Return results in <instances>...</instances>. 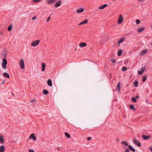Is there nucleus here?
<instances>
[{
    "mask_svg": "<svg viewBox=\"0 0 152 152\" xmlns=\"http://www.w3.org/2000/svg\"><path fill=\"white\" fill-rule=\"evenodd\" d=\"M7 63V61L6 59L5 58H3L2 60V67L3 69H6Z\"/></svg>",
    "mask_w": 152,
    "mask_h": 152,
    "instance_id": "1",
    "label": "nucleus"
},
{
    "mask_svg": "<svg viewBox=\"0 0 152 152\" xmlns=\"http://www.w3.org/2000/svg\"><path fill=\"white\" fill-rule=\"evenodd\" d=\"M19 64L20 67L22 69H23L25 68V65L23 60L21 59L19 63Z\"/></svg>",
    "mask_w": 152,
    "mask_h": 152,
    "instance_id": "2",
    "label": "nucleus"
},
{
    "mask_svg": "<svg viewBox=\"0 0 152 152\" xmlns=\"http://www.w3.org/2000/svg\"><path fill=\"white\" fill-rule=\"evenodd\" d=\"M121 143L122 145V147L123 149H128L127 147L128 146V144L127 142L125 141H123L121 142Z\"/></svg>",
    "mask_w": 152,
    "mask_h": 152,
    "instance_id": "3",
    "label": "nucleus"
},
{
    "mask_svg": "<svg viewBox=\"0 0 152 152\" xmlns=\"http://www.w3.org/2000/svg\"><path fill=\"white\" fill-rule=\"evenodd\" d=\"M124 20V18L123 16L121 15H120L119 16L118 20L117 21V23L118 24H121Z\"/></svg>",
    "mask_w": 152,
    "mask_h": 152,
    "instance_id": "4",
    "label": "nucleus"
},
{
    "mask_svg": "<svg viewBox=\"0 0 152 152\" xmlns=\"http://www.w3.org/2000/svg\"><path fill=\"white\" fill-rule=\"evenodd\" d=\"M40 41L39 40H37L33 42L31 44V46L33 47H35L38 45Z\"/></svg>",
    "mask_w": 152,
    "mask_h": 152,
    "instance_id": "5",
    "label": "nucleus"
},
{
    "mask_svg": "<svg viewBox=\"0 0 152 152\" xmlns=\"http://www.w3.org/2000/svg\"><path fill=\"white\" fill-rule=\"evenodd\" d=\"M133 142L136 145H137L138 146L140 147L141 146V143L140 142L138 141L136 139L134 138L133 140Z\"/></svg>",
    "mask_w": 152,
    "mask_h": 152,
    "instance_id": "6",
    "label": "nucleus"
},
{
    "mask_svg": "<svg viewBox=\"0 0 152 152\" xmlns=\"http://www.w3.org/2000/svg\"><path fill=\"white\" fill-rule=\"evenodd\" d=\"M29 138L30 139H32L34 141H35L37 140L36 137L34 134H32L30 135Z\"/></svg>",
    "mask_w": 152,
    "mask_h": 152,
    "instance_id": "7",
    "label": "nucleus"
},
{
    "mask_svg": "<svg viewBox=\"0 0 152 152\" xmlns=\"http://www.w3.org/2000/svg\"><path fill=\"white\" fill-rule=\"evenodd\" d=\"M108 5L107 4H105L103 5H101L100 6L98 7V8L99 9H103L104 8H106L107 6Z\"/></svg>",
    "mask_w": 152,
    "mask_h": 152,
    "instance_id": "8",
    "label": "nucleus"
},
{
    "mask_svg": "<svg viewBox=\"0 0 152 152\" xmlns=\"http://www.w3.org/2000/svg\"><path fill=\"white\" fill-rule=\"evenodd\" d=\"M61 1H57L55 4V7H58L60 6L61 5Z\"/></svg>",
    "mask_w": 152,
    "mask_h": 152,
    "instance_id": "9",
    "label": "nucleus"
},
{
    "mask_svg": "<svg viewBox=\"0 0 152 152\" xmlns=\"http://www.w3.org/2000/svg\"><path fill=\"white\" fill-rule=\"evenodd\" d=\"M84 11V9L83 8H80L77 10V12L78 13H79L83 12Z\"/></svg>",
    "mask_w": 152,
    "mask_h": 152,
    "instance_id": "10",
    "label": "nucleus"
},
{
    "mask_svg": "<svg viewBox=\"0 0 152 152\" xmlns=\"http://www.w3.org/2000/svg\"><path fill=\"white\" fill-rule=\"evenodd\" d=\"M120 84L121 82H119L116 87V89L118 91V92L119 93L120 92V90H121V87H120Z\"/></svg>",
    "mask_w": 152,
    "mask_h": 152,
    "instance_id": "11",
    "label": "nucleus"
},
{
    "mask_svg": "<svg viewBox=\"0 0 152 152\" xmlns=\"http://www.w3.org/2000/svg\"><path fill=\"white\" fill-rule=\"evenodd\" d=\"M5 147L4 145L0 146V152H4L5 151Z\"/></svg>",
    "mask_w": 152,
    "mask_h": 152,
    "instance_id": "12",
    "label": "nucleus"
},
{
    "mask_svg": "<svg viewBox=\"0 0 152 152\" xmlns=\"http://www.w3.org/2000/svg\"><path fill=\"white\" fill-rule=\"evenodd\" d=\"M56 0H47V3L49 4H50L54 3L56 1Z\"/></svg>",
    "mask_w": 152,
    "mask_h": 152,
    "instance_id": "13",
    "label": "nucleus"
},
{
    "mask_svg": "<svg viewBox=\"0 0 152 152\" xmlns=\"http://www.w3.org/2000/svg\"><path fill=\"white\" fill-rule=\"evenodd\" d=\"M145 29V28L144 27H141L138 28L137 29V32L140 33L143 31Z\"/></svg>",
    "mask_w": 152,
    "mask_h": 152,
    "instance_id": "14",
    "label": "nucleus"
},
{
    "mask_svg": "<svg viewBox=\"0 0 152 152\" xmlns=\"http://www.w3.org/2000/svg\"><path fill=\"white\" fill-rule=\"evenodd\" d=\"M142 137L143 139L146 140L150 138L151 137V136L150 135L147 136L144 134L142 135Z\"/></svg>",
    "mask_w": 152,
    "mask_h": 152,
    "instance_id": "15",
    "label": "nucleus"
},
{
    "mask_svg": "<svg viewBox=\"0 0 152 152\" xmlns=\"http://www.w3.org/2000/svg\"><path fill=\"white\" fill-rule=\"evenodd\" d=\"M47 84L50 86L51 87L52 86V83L51 80L49 79L47 81Z\"/></svg>",
    "mask_w": 152,
    "mask_h": 152,
    "instance_id": "16",
    "label": "nucleus"
},
{
    "mask_svg": "<svg viewBox=\"0 0 152 152\" xmlns=\"http://www.w3.org/2000/svg\"><path fill=\"white\" fill-rule=\"evenodd\" d=\"M45 64L44 63H42L41 70L42 72H43L45 71Z\"/></svg>",
    "mask_w": 152,
    "mask_h": 152,
    "instance_id": "17",
    "label": "nucleus"
},
{
    "mask_svg": "<svg viewBox=\"0 0 152 152\" xmlns=\"http://www.w3.org/2000/svg\"><path fill=\"white\" fill-rule=\"evenodd\" d=\"M87 44L85 42H81L80 43L79 46L80 47H85L86 46Z\"/></svg>",
    "mask_w": 152,
    "mask_h": 152,
    "instance_id": "18",
    "label": "nucleus"
},
{
    "mask_svg": "<svg viewBox=\"0 0 152 152\" xmlns=\"http://www.w3.org/2000/svg\"><path fill=\"white\" fill-rule=\"evenodd\" d=\"M125 39V38L124 37L121 38L118 42V44L119 45L121 43L123 42Z\"/></svg>",
    "mask_w": 152,
    "mask_h": 152,
    "instance_id": "19",
    "label": "nucleus"
},
{
    "mask_svg": "<svg viewBox=\"0 0 152 152\" xmlns=\"http://www.w3.org/2000/svg\"><path fill=\"white\" fill-rule=\"evenodd\" d=\"M3 76L9 78L10 77V75L7 72H4L3 74Z\"/></svg>",
    "mask_w": 152,
    "mask_h": 152,
    "instance_id": "20",
    "label": "nucleus"
},
{
    "mask_svg": "<svg viewBox=\"0 0 152 152\" xmlns=\"http://www.w3.org/2000/svg\"><path fill=\"white\" fill-rule=\"evenodd\" d=\"M147 51H148L147 50H143L140 52V55H143L145 54L147 52Z\"/></svg>",
    "mask_w": 152,
    "mask_h": 152,
    "instance_id": "21",
    "label": "nucleus"
},
{
    "mask_svg": "<svg viewBox=\"0 0 152 152\" xmlns=\"http://www.w3.org/2000/svg\"><path fill=\"white\" fill-rule=\"evenodd\" d=\"M88 22V20H84L82 22H81L79 24V25H80L81 24H85L86 23Z\"/></svg>",
    "mask_w": 152,
    "mask_h": 152,
    "instance_id": "22",
    "label": "nucleus"
},
{
    "mask_svg": "<svg viewBox=\"0 0 152 152\" xmlns=\"http://www.w3.org/2000/svg\"><path fill=\"white\" fill-rule=\"evenodd\" d=\"M0 142L1 143H4V139L3 137L2 136H0Z\"/></svg>",
    "mask_w": 152,
    "mask_h": 152,
    "instance_id": "23",
    "label": "nucleus"
},
{
    "mask_svg": "<svg viewBox=\"0 0 152 152\" xmlns=\"http://www.w3.org/2000/svg\"><path fill=\"white\" fill-rule=\"evenodd\" d=\"M129 149L131 151L133 152H135V149L133 148L131 145H129L128 146Z\"/></svg>",
    "mask_w": 152,
    "mask_h": 152,
    "instance_id": "24",
    "label": "nucleus"
},
{
    "mask_svg": "<svg viewBox=\"0 0 152 152\" xmlns=\"http://www.w3.org/2000/svg\"><path fill=\"white\" fill-rule=\"evenodd\" d=\"M122 50H121L120 49L119 50L118 52V56H120L121 55L122 53Z\"/></svg>",
    "mask_w": 152,
    "mask_h": 152,
    "instance_id": "25",
    "label": "nucleus"
},
{
    "mask_svg": "<svg viewBox=\"0 0 152 152\" xmlns=\"http://www.w3.org/2000/svg\"><path fill=\"white\" fill-rule=\"evenodd\" d=\"M43 94L44 95H47L48 93V91L46 90H44L43 91Z\"/></svg>",
    "mask_w": 152,
    "mask_h": 152,
    "instance_id": "26",
    "label": "nucleus"
},
{
    "mask_svg": "<svg viewBox=\"0 0 152 152\" xmlns=\"http://www.w3.org/2000/svg\"><path fill=\"white\" fill-rule=\"evenodd\" d=\"M134 86L135 87H137L138 86V82L137 81H134Z\"/></svg>",
    "mask_w": 152,
    "mask_h": 152,
    "instance_id": "27",
    "label": "nucleus"
},
{
    "mask_svg": "<svg viewBox=\"0 0 152 152\" xmlns=\"http://www.w3.org/2000/svg\"><path fill=\"white\" fill-rule=\"evenodd\" d=\"M65 135L68 138L70 137V135L68 133L65 132Z\"/></svg>",
    "mask_w": 152,
    "mask_h": 152,
    "instance_id": "28",
    "label": "nucleus"
},
{
    "mask_svg": "<svg viewBox=\"0 0 152 152\" xmlns=\"http://www.w3.org/2000/svg\"><path fill=\"white\" fill-rule=\"evenodd\" d=\"M12 25H10L8 28V30L9 31H10L12 30Z\"/></svg>",
    "mask_w": 152,
    "mask_h": 152,
    "instance_id": "29",
    "label": "nucleus"
},
{
    "mask_svg": "<svg viewBox=\"0 0 152 152\" xmlns=\"http://www.w3.org/2000/svg\"><path fill=\"white\" fill-rule=\"evenodd\" d=\"M130 108L131 109L133 110H135V109L134 108V106L133 105H131L130 106Z\"/></svg>",
    "mask_w": 152,
    "mask_h": 152,
    "instance_id": "30",
    "label": "nucleus"
},
{
    "mask_svg": "<svg viewBox=\"0 0 152 152\" xmlns=\"http://www.w3.org/2000/svg\"><path fill=\"white\" fill-rule=\"evenodd\" d=\"M127 69V68L126 67H123L122 68V71H126Z\"/></svg>",
    "mask_w": 152,
    "mask_h": 152,
    "instance_id": "31",
    "label": "nucleus"
},
{
    "mask_svg": "<svg viewBox=\"0 0 152 152\" xmlns=\"http://www.w3.org/2000/svg\"><path fill=\"white\" fill-rule=\"evenodd\" d=\"M7 52L6 50H5V52L3 53V57L4 58H6V57Z\"/></svg>",
    "mask_w": 152,
    "mask_h": 152,
    "instance_id": "32",
    "label": "nucleus"
},
{
    "mask_svg": "<svg viewBox=\"0 0 152 152\" xmlns=\"http://www.w3.org/2000/svg\"><path fill=\"white\" fill-rule=\"evenodd\" d=\"M146 76H145H145H143V79H142V80H143V81L144 82H145V80H146Z\"/></svg>",
    "mask_w": 152,
    "mask_h": 152,
    "instance_id": "33",
    "label": "nucleus"
},
{
    "mask_svg": "<svg viewBox=\"0 0 152 152\" xmlns=\"http://www.w3.org/2000/svg\"><path fill=\"white\" fill-rule=\"evenodd\" d=\"M132 101L134 102H136V98L134 97H132Z\"/></svg>",
    "mask_w": 152,
    "mask_h": 152,
    "instance_id": "34",
    "label": "nucleus"
},
{
    "mask_svg": "<svg viewBox=\"0 0 152 152\" xmlns=\"http://www.w3.org/2000/svg\"><path fill=\"white\" fill-rule=\"evenodd\" d=\"M136 22L137 24H139L140 23V20L137 19L136 20Z\"/></svg>",
    "mask_w": 152,
    "mask_h": 152,
    "instance_id": "35",
    "label": "nucleus"
},
{
    "mask_svg": "<svg viewBox=\"0 0 152 152\" xmlns=\"http://www.w3.org/2000/svg\"><path fill=\"white\" fill-rule=\"evenodd\" d=\"M104 37H102V38H101L100 40V43H103V42L102 41L103 40H104Z\"/></svg>",
    "mask_w": 152,
    "mask_h": 152,
    "instance_id": "36",
    "label": "nucleus"
},
{
    "mask_svg": "<svg viewBox=\"0 0 152 152\" xmlns=\"http://www.w3.org/2000/svg\"><path fill=\"white\" fill-rule=\"evenodd\" d=\"M145 67L143 66L142 67L141 69V71H142V72H143L145 70Z\"/></svg>",
    "mask_w": 152,
    "mask_h": 152,
    "instance_id": "37",
    "label": "nucleus"
},
{
    "mask_svg": "<svg viewBox=\"0 0 152 152\" xmlns=\"http://www.w3.org/2000/svg\"><path fill=\"white\" fill-rule=\"evenodd\" d=\"M143 72H142V71H141V70L140 71H139L138 72V73L140 75H142V74H143Z\"/></svg>",
    "mask_w": 152,
    "mask_h": 152,
    "instance_id": "38",
    "label": "nucleus"
},
{
    "mask_svg": "<svg viewBox=\"0 0 152 152\" xmlns=\"http://www.w3.org/2000/svg\"><path fill=\"white\" fill-rule=\"evenodd\" d=\"M40 0H33V1L34 2H39Z\"/></svg>",
    "mask_w": 152,
    "mask_h": 152,
    "instance_id": "39",
    "label": "nucleus"
},
{
    "mask_svg": "<svg viewBox=\"0 0 152 152\" xmlns=\"http://www.w3.org/2000/svg\"><path fill=\"white\" fill-rule=\"evenodd\" d=\"M125 151L124 152H129L130 151L128 149H125Z\"/></svg>",
    "mask_w": 152,
    "mask_h": 152,
    "instance_id": "40",
    "label": "nucleus"
},
{
    "mask_svg": "<svg viewBox=\"0 0 152 152\" xmlns=\"http://www.w3.org/2000/svg\"><path fill=\"white\" fill-rule=\"evenodd\" d=\"M29 152H34V150L32 149H29L28 150Z\"/></svg>",
    "mask_w": 152,
    "mask_h": 152,
    "instance_id": "41",
    "label": "nucleus"
},
{
    "mask_svg": "<svg viewBox=\"0 0 152 152\" xmlns=\"http://www.w3.org/2000/svg\"><path fill=\"white\" fill-rule=\"evenodd\" d=\"M50 16H49V17H48V18H47V22H48L50 20Z\"/></svg>",
    "mask_w": 152,
    "mask_h": 152,
    "instance_id": "42",
    "label": "nucleus"
},
{
    "mask_svg": "<svg viewBox=\"0 0 152 152\" xmlns=\"http://www.w3.org/2000/svg\"><path fill=\"white\" fill-rule=\"evenodd\" d=\"M91 137H88L87 138V140L88 141H90V140H91Z\"/></svg>",
    "mask_w": 152,
    "mask_h": 152,
    "instance_id": "43",
    "label": "nucleus"
},
{
    "mask_svg": "<svg viewBox=\"0 0 152 152\" xmlns=\"http://www.w3.org/2000/svg\"><path fill=\"white\" fill-rule=\"evenodd\" d=\"M37 18V17L36 16H34L32 18V20H34L35 19H36Z\"/></svg>",
    "mask_w": 152,
    "mask_h": 152,
    "instance_id": "44",
    "label": "nucleus"
},
{
    "mask_svg": "<svg viewBox=\"0 0 152 152\" xmlns=\"http://www.w3.org/2000/svg\"><path fill=\"white\" fill-rule=\"evenodd\" d=\"M111 61L113 63H114V59L113 58L111 59Z\"/></svg>",
    "mask_w": 152,
    "mask_h": 152,
    "instance_id": "45",
    "label": "nucleus"
},
{
    "mask_svg": "<svg viewBox=\"0 0 152 152\" xmlns=\"http://www.w3.org/2000/svg\"><path fill=\"white\" fill-rule=\"evenodd\" d=\"M149 149L152 152V147L149 148Z\"/></svg>",
    "mask_w": 152,
    "mask_h": 152,
    "instance_id": "46",
    "label": "nucleus"
},
{
    "mask_svg": "<svg viewBox=\"0 0 152 152\" xmlns=\"http://www.w3.org/2000/svg\"><path fill=\"white\" fill-rule=\"evenodd\" d=\"M35 101V99H34L31 100L30 101L31 102H34Z\"/></svg>",
    "mask_w": 152,
    "mask_h": 152,
    "instance_id": "47",
    "label": "nucleus"
},
{
    "mask_svg": "<svg viewBox=\"0 0 152 152\" xmlns=\"http://www.w3.org/2000/svg\"><path fill=\"white\" fill-rule=\"evenodd\" d=\"M145 102H147V103H149L150 104V103H149V102H148V100H147V99H146V100H145Z\"/></svg>",
    "mask_w": 152,
    "mask_h": 152,
    "instance_id": "48",
    "label": "nucleus"
},
{
    "mask_svg": "<svg viewBox=\"0 0 152 152\" xmlns=\"http://www.w3.org/2000/svg\"><path fill=\"white\" fill-rule=\"evenodd\" d=\"M136 98H139V96H136L135 97Z\"/></svg>",
    "mask_w": 152,
    "mask_h": 152,
    "instance_id": "49",
    "label": "nucleus"
},
{
    "mask_svg": "<svg viewBox=\"0 0 152 152\" xmlns=\"http://www.w3.org/2000/svg\"><path fill=\"white\" fill-rule=\"evenodd\" d=\"M4 80H3L1 83V84H3V83L4 82Z\"/></svg>",
    "mask_w": 152,
    "mask_h": 152,
    "instance_id": "50",
    "label": "nucleus"
},
{
    "mask_svg": "<svg viewBox=\"0 0 152 152\" xmlns=\"http://www.w3.org/2000/svg\"><path fill=\"white\" fill-rule=\"evenodd\" d=\"M57 150H60V149L59 148H57Z\"/></svg>",
    "mask_w": 152,
    "mask_h": 152,
    "instance_id": "51",
    "label": "nucleus"
},
{
    "mask_svg": "<svg viewBox=\"0 0 152 152\" xmlns=\"http://www.w3.org/2000/svg\"><path fill=\"white\" fill-rule=\"evenodd\" d=\"M139 1H142L143 0H138Z\"/></svg>",
    "mask_w": 152,
    "mask_h": 152,
    "instance_id": "52",
    "label": "nucleus"
},
{
    "mask_svg": "<svg viewBox=\"0 0 152 152\" xmlns=\"http://www.w3.org/2000/svg\"><path fill=\"white\" fill-rule=\"evenodd\" d=\"M116 140H117V141H119V140H118V139H116Z\"/></svg>",
    "mask_w": 152,
    "mask_h": 152,
    "instance_id": "53",
    "label": "nucleus"
},
{
    "mask_svg": "<svg viewBox=\"0 0 152 152\" xmlns=\"http://www.w3.org/2000/svg\"><path fill=\"white\" fill-rule=\"evenodd\" d=\"M111 77V75H110V77Z\"/></svg>",
    "mask_w": 152,
    "mask_h": 152,
    "instance_id": "54",
    "label": "nucleus"
},
{
    "mask_svg": "<svg viewBox=\"0 0 152 152\" xmlns=\"http://www.w3.org/2000/svg\"><path fill=\"white\" fill-rule=\"evenodd\" d=\"M151 45L152 46V43L151 44Z\"/></svg>",
    "mask_w": 152,
    "mask_h": 152,
    "instance_id": "55",
    "label": "nucleus"
},
{
    "mask_svg": "<svg viewBox=\"0 0 152 152\" xmlns=\"http://www.w3.org/2000/svg\"><path fill=\"white\" fill-rule=\"evenodd\" d=\"M113 1H114V0H113Z\"/></svg>",
    "mask_w": 152,
    "mask_h": 152,
    "instance_id": "56",
    "label": "nucleus"
}]
</instances>
